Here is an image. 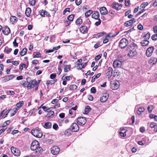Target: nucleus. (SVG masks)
I'll list each match as a JSON object with an SVG mask.
<instances>
[{
    "mask_svg": "<svg viewBox=\"0 0 157 157\" xmlns=\"http://www.w3.org/2000/svg\"><path fill=\"white\" fill-rule=\"evenodd\" d=\"M30 148L32 150L35 151L37 154L41 153L43 151L42 148L39 147V143L37 140H34L32 143Z\"/></svg>",
    "mask_w": 157,
    "mask_h": 157,
    "instance_id": "f257e3e1",
    "label": "nucleus"
},
{
    "mask_svg": "<svg viewBox=\"0 0 157 157\" xmlns=\"http://www.w3.org/2000/svg\"><path fill=\"white\" fill-rule=\"evenodd\" d=\"M31 133L33 136L39 138H41L43 136L42 132L39 129L37 128L32 129Z\"/></svg>",
    "mask_w": 157,
    "mask_h": 157,
    "instance_id": "f03ea898",
    "label": "nucleus"
},
{
    "mask_svg": "<svg viewBox=\"0 0 157 157\" xmlns=\"http://www.w3.org/2000/svg\"><path fill=\"white\" fill-rule=\"evenodd\" d=\"M119 83L117 81L113 80L110 82V87L113 90L117 89L119 87Z\"/></svg>",
    "mask_w": 157,
    "mask_h": 157,
    "instance_id": "7ed1b4c3",
    "label": "nucleus"
},
{
    "mask_svg": "<svg viewBox=\"0 0 157 157\" xmlns=\"http://www.w3.org/2000/svg\"><path fill=\"white\" fill-rule=\"evenodd\" d=\"M150 127L153 130V132L150 131V128L147 129L148 132L149 133H153V132H157V124L155 123L152 122L150 125Z\"/></svg>",
    "mask_w": 157,
    "mask_h": 157,
    "instance_id": "20e7f679",
    "label": "nucleus"
},
{
    "mask_svg": "<svg viewBox=\"0 0 157 157\" xmlns=\"http://www.w3.org/2000/svg\"><path fill=\"white\" fill-rule=\"evenodd\" d=\"M77 122L79 125H82L86 123V120L84 117H80L78 118Z\"/></svg>",
    "mask_w": 157,
    "mask_h": 157,
    "instance_id": "39448f33",
    "label": "nucleus"
},
{
    "mask_svg": "<svg viewBox=\"0 0 157 157\" xmlns=\"http://www.w3.org/2000/svg\"><path fill=\"white\" fill-rule=\"evenodd\" d=\"M11 152L16 156H19L21 154L20 151L19 150L12 147L11 148Z\"/></svg>",
    "mask_w": 157,
    "mask_h": 157,
    "instance_id": "423d86ee",
    "label": "nucleus"
},
{
    "mask_svg": "<svg viewBox=\"0 0 157 157\" xmlns=\"http://www.w3.org/2000/svg\"><path fill=\"white\" fill-rule=\"evenodd\" d=\"M59 151V148L56 146H53L51 148V153L54 155L58 154Z\"/></svg>",
    "mask_w": 157,
    "mask_h": 157,
    "instance_id": "0eeeda50",
    "label": "nucleus"
},
{
    "mask_svg": "<svg viewBox=\"0 0 157 157\" xmlns=\"http://www.w3.org/2000/svg\"><path fill=\"white\" fill-rule=\"evenodd\" d=\"M111 6L113 9L118 10L121 9V8H119V7H122V4L115 2L111 4Z\"/></svg>",
    "mask_w": 157,
    "mask_h": 157,
    "instance_id": "6e6552de",
    "label": "nucleus"
},
{
    "mask_svg": "<svg viewBox=\"0 0 157 157\" xmlns=\"http://www.w3.org/2000/svg\"><path fill=\"white\" fill-rule=\"evenodd\" d=\"M128 44L127 40H121L119 43V46L121 48H124Z\"/></svg>",
    "mask_w": 157,
    "mask_h": 157,
    "instance_id": "1a4fd4ad",
    "label": "nucleus"
},
{
    "mask_svg": "<svg viewBox=\"0 0 157 157\" xmlns=\"http://www.w3.org/2000/svg\"><path fill=\"white\" fill-rule=\"evenodd\" d=\"M109 94L108 93L103 94L102 96L100 98V101L101 102H104L106 101L109 97Z\"/></svg>",
    "mask_w": 157,
    "mask_h": 157,
    "instance_id": "9d476101",
    "label": "nucleus"
},
{
    "mask_svg": "<svg viewBox=\"0 0 157 157\" xmlns=\"http://www.w3.org/2000/svg\"><path fill=\"white\" fill-rule=\"evenodd\" d=\"M113 69L112 67H109L106 71V75L108 76V78H109L113 74Z\"/></svg>",
    "mask_w": 157,
    "mask_h": 157,
    "instance_id": "9b49d317",
    "label": "nucleus"
},
{
    "mask_svg": "<svg viewBox=\"0 0 157 157\" xmlns=\"http://www.w3.org/2000/svg\"><path fill=\"white\" fill-rule=\"evenodd\" d=\"M27 82L28 83L27 87L29 89H30L32 88H33L35 85H36V81L35 79H34L32 81H30L29 82L27 81Z\"/></svg>",
    "mask_w": 157,
    "mask_h": 157,
    "instance_id": "f8f14e48",
    "label": "nucleus"
},
{
    "mask_svg": "<svg viewBox=\"0 0 157 157\" xmlns=\"http://www.w3.org/2000/svg\"><path fill=\"white\" fill-rule=\"evenodd\" d=\"M71 128L72 132H77L79 130V127L76 123H74L71 125Z\"/></svg>",
    "mask_w": 157,
    "mask_h": 157,
    "instance_id": "ddd939ff",
    "label": "nucleus"
},
{
    "mask_svg": "<svg viewBox=\"0 0 157 157\" xmlns=\"http://www.w3.org/2000/svg\"><path fill=\"white\" fill-rule=\"evenodd\" d=\"M153 50L154 48L153 47L148 48L146 51V56L148 57H150L152 55Z\"/></svg>",
    "mask_w": 157,
    "mask_h": 157,
    "instance_id": "4468645a",
    "label": "nucleus"
},
{
    "mask_svg": "<svg viewBox=\"0 0 157 157\" xmlns=\"http://www.w3.org/2000/svg\"><path fill=\"white\" fill-rule=\"evenodd\" d=\"M122 62L119 60H117L114 61L113 66L114 68L120 67H121Z\"/></svg>",
    "mask_w": 157,
    "mask_h": 157,
    "instance_id": "2eb2a0df",
    "label": "nucleus"
},
{
    "mask_svg": "<svg viewBox=\"0 0 157 157\" xmlns=\"http://www.w3.org/2000/svg\"><path fill=\"white\" fill-rule=\"evenodd\" d=\"M3 33L6 35H9L10 32V30L9 28L7 26H5L3 27L2 29Z\"/></svg>",
    "mask_w": 157,
    "mask_h": 157,
    "instance_id": "dca6fc26",
    "label": "nucleus"
},
{
    "mask_svg": "<svg viewBox=\"0 0 157 157\" xmlns=\"http://www.w3.org/2000/svg\"><path fill=\"white\" fill-rule=\"evenodd\" d=\"M118 33H110L107 34L106 36H105V38H104L103 39H107L109 38H111L117 35Z\"/></svg>",
    "mask_w": 157,
    "mask_h": 157,
    "instance_id": "f3484780",
    "label": "nucleus"
},
{
    "mask_svg": "<svg viewBox=\"0 0 157 157\" xmlns=\"http://www.w3.org/2000/svg\"><path fill=\"white\" fill-rule=\"evenodd\" d=\"M18 19L16 17L12 16L10 17V23L13 25L16 24L18 21Z\"/></svg>",
    "mask_w": 157,
    "mask_h": 157,
    "instance_id": "a211bd4d",
    "label": "nucleus"
},
{
    "mask_svg": "<svg viewBox=\"0 0 157 157\" xmlns=\"http://www.w3.org/2000/svg\"><path fill=\"white\" fill-rule=\"evenodd\" d=\"M91 17L92 18L96 20L99 18L100 14L99 12L98 11H93Z\"/></svg>",
    "mask_w": 157,
    "mask_h": 157,
    "instance_id": "6ab92c4d",
    "label": "nucleus"
},
{
    "mask_svg": "<svg viewBox=\"0 0 157 157\" xmlns=\"http://www.w3.org/2000/svg\"><path fill=\"white\" fill-rule=\"evenodd\" d=\"M79 31L82 33L83 34H85L87 33L88 29L86 26H82L80 28Z\"/></svg>",
    "mask_w": 157,
    "mask_h": 157,
    "instance_id": "aec40b11",
    "label": "nucleus"
},
{
    "mask_svg": "<svg viewBox=\"0 0 157 157\" xmlns=\"http://www.w3.org/2000/svg\"><path fill=\"white\" fill-rule=\"evenodd\" d=\"M99 10L101 14L102 15H106L108 13L107 10L105 7H102L100 8Z\"/></svg>",
    "mask_w": 157,
    "mask_h": 157,
    "instance_id": "412c9836",
    "label": "nucleus"
},
{
    "mask_svg": "<svg viewBox=\"0 0 157 157\" xmlns=\"http://www.w3.org/2000/svg\"><path fill=\"white\" fill-rule=\"evenodd\" d=\"M15 77V75H8L4 77L3 80L5 82H6L12 79L13 78H14Z\"/></svg>",
    "mask_w": 157,
    "mask_h": 157,
    "instance_id": "4be33fe9",
    "label": "nucleus"
},
{
    "mask_svg": "<svg viewBox=\"0 0 157 157\" xmlns=\"http://www.w3.org/2000/svg\"><path fill=\"white\" fill-rule=\"evenodd\" d=\"M106 34V33L105 32H102L98 33L97 34H94L93 35V38H98L100 37H101Z\"/></svg>",
    "mask_w": 157,
    "mask_h": 157,
    "instance_id": "5701e85b",
    "label": "nucleus"
},
{
    "mask_svg": "<svg viewBox=\"0 0 157 157\" xmlns=\"http://www.w3.org/2000/svg\"><path fill=\"white\" fill-rule=\"evenodd\" d=\"M40 15L42 17H44L46 15L48 17H50V14L45 10H41Z\"/></svg>",
    "mask_w": 157,
    "mask_h": 157,
    "instance_id": "b1692460",
    "label": "nucleus"
},
{
    "mask_svg": "<svg viewBox=\"0 0 157 157\" xmlns=\"http://www.w3.org/2000/svg\"><path fill=\"white\" fill-rule=\"evenodd\" d=\"M157 61V58H156L152 57L150 58L148 63H149L151 65H153L156 63Z\"/></svg>",
    "mask_w": 157,
    "mask_h": 157,
    "instance_id": "393cba45",
    "label": "nucleus"
},
{
    "mask_svg": "<svg viewBox=\"0 0 157 157\" xmlns=\"http://www.w3.org/2000/svg\"><path fill=\"white\" fill-rule=\"evenodd\" d=\"M137 54V52L135 50H130L128 54V56L130 57H132L135 56Z\"/></svg>",
    "mask_w": 157,
    "mask_h": 157,
    "instance_id": "a878e982",
    "label": "nucleus"
},
{
    "mask_svg": "<svg viewBox=\"0 0 157 157\" xmlns=\"http://www.w3.org/2000/svg\"><path fill=\"white\" fill-rule=\"evenodd\" d=\"M31 12V9L30 8H27L25 10V14L27 17H29L30 16V13Z\"/></svg>",
    "mask_w": 157,
    "mask_h": 157,
    "instance_id": "bb28decb",
    "label": "nucleus"
},
{
    "mask_svg": "<svg viewBox=\"0 0 157 157\" xmlns=\"http://www.w3.org/2000/svg\"><path fill=\"white\" fill-rule=\"evenodd\" d=\"M86 63H82L81 64H79V63H77V66L78 67V69H79L80 70L83 68H84L86 66Z\"/></svg>",
    "mask_w": 157,
    "mask_h": 157,
    "instance_id": "cd10ccee",
    "label": "nucleus"
},
{
    "mask_svg": "<svg viewBox=\"0 0 157 157\" xmlns=\"http://www.w3.org/2000/svg\"><path fill=\"white\" fill-rule=\"evenodd\" d=\"M75 17L74 14H72L68 16L67 17V19L70 22L73 21L74 17Z\"/></svg>",
    "mask_w": 157,
    "mask_h": 157,
    "instance_id": "c85d7f7f",
    "label": "nucleus"
},
{
    "mask_svg": "<svg viewBox=\"0 0 157 157\" xmlns=\"http://www.w3.org/2000/svg\"><path fill=\"white\" fill-rule=\"evenodd\" d=\"M82 22V20L81 18H79L77 19L75 22V24L77 25H81Z\"/></svg>",
    "mask_w": 157,
    "mask_h": 157,
    "instance_id": "c756f323",
    "label": "nucleus"
},
{
    "mask_svg": "<svg viewBox=\"0 0 157 157\" xmlns=\"http://www.w3.org/2000/svg\"><path fill=\"white\" fill-rule=\"evenodd\" d=\"M52 126V124L51 123L48 122L46 123L44 127L45 128H51Z\"/></svg>",
    "mask_w": 157,
    "mask_h": 157,
    "instance_id": "7c9ffc66",
    "label": "nucleus"
},
{
    "mask_svg": "<svg viewBox=\"0 0 157 157\" xmlns=\"http://www.w3.org/2000/svg\"><path fill=\"white\" fill-rule=\"evenodd\" d=\"M149 42L147 40H143L140 43L143 46H146L148 45Z\"/></svg>",
    "mask_w": 157,
    "mask_h": 157,
    "instance_id": "2f4dec72",
    "label": "nucleus"
},
{
    "mask_svg": "<svg viewBox=\"0 0 157 157\" xmlns=\"http://www.w3.org/2000/svg\"><path fill=\"white\" fill-rule=\"evenodd\" d=\"M93 11L92 10H90L86 12L85 14V16L86 17H89L91 14H92Z\"/></svg>",
    "mask_w": 157,
    "mask_h": 157,
    "instance_id": "473e14b6",
    "label": "nucleus"
},
{
    "mask_svg": "<svg viewBox=\"0 0 157 157\" xmlns=\"http://www.w3.org/2000/svg\"><path fill=\"white\" fill-rule=\"evenodd\" d=\"M24 104V101H20L17 103L16 105V106L18 109L21 107Z\"/></svg>",
    "mask_w": 157,
    "mask_h": 157,
    "instance_id": "72a5a7b5",
    "label": "nucleus"
},
{
    "mask_svg": "<svg viewBox=\"0 0 157 157\" xmlns=\"http://www.w3.org/2000/svg\"><path fill=\"white\" fill-rule=\"evenodd\" d=\"M101 75V73H99L97 74V75L93 76L92 78L91 82H93L95 81V79L98 78Z\"/></svg>",
    "mask_w": 157,
    "mask_h": 157,
    "instance_id": "f704fd0d",
    "label": "nucleus"
},
{
    "mask_svg": "<svg viewBox=\"0 0 157 157\" xmlns=\"http://www.w3.org/2000/svg\"><path fill=\"white\" fill-rule=\"evenodd\" d=\"M27 50L26 48H24L20 52V54L21 56L25 55L27 52Z\"/></svg>",
    "mask_w": 157,
    "mask_h": 157,
    "instance_id": "c9c22d12",
    "label": "nucleus"
},
{
    "mask_svg": "<svg viewBox=\"0 0 157 157\" xmlns=\"http://www.w3.org/2000/svg\"><path fill=\"white\" fill-rule=\"evenodd\" d=\"M91 108L89 106H86L85 109V114H87L90 111Z\"/></svg>",
    "mask_w": 157,
    "mask_h": 157,
    "instance_id": "e433bc0d",
    "label": "nucleus"
},
{
    "mask_svg": "<svg viewBox=\"0 0 157 157\" xmlns=\"http://www.w3.org/2000/svg\"><path fill=\"white\" fill-rule=\"evenodd\" d=\"M102 44L103 43L102 42H98L94 45V47L95 49H97L99 47L102 45Z\"/></svg>",
    "mask_w": 157,
    "mask_h": 157,
    "instance_id": "4c0bfd02",
    "label": "nucleus"
},
{
    "mask_svg": "<svg viewBox=\"0 0 157 157\" xmlns=\"http://www.w3.org/2000/svg\"><path fill=\"white\" fill-rule=\"evenodd\" d=\"M72 132L71 129L69 128L65 131V134L66 135L69 136L71 134Z\"/></svg>",
    "mask_w": 157,
    "mask_h": 157,
    "instance_id": "58836bf2",
    "label": "nucleus"
},
{
    "mask_svg": "<svg viewBox=\"0 0 157 157\" xmlns=\"http://www.w3.org/2000/svg\"><path fill=\"white\" fill-rule=\"evenodd\" d=\"M144 39H149L150 37V34L149 32L147 33L144 36Z\"/></svg>",
    "mask_w": 157,
    "mask_h": 157,
    "instance_id": "ea45409f",
    "label": "nucleus"
},
{
    "mask_svg": "<svg viewBox=\"0 0 157 157\" xmlns=\"http://www.w3.org/2000/svg\"><path fill=\"white\" fill-rule=\"evenodd\" d=\"M77 88V86L75 85H71L70 86V89L71 90L76 89Z\"/></svg>",
    "mask_w": 157,
    "mask_h": 157,
    "instance_id": "a19ab883",
    "label": "nucleus"
},
{
    "mask_svg": "<svg viewBox=\"0 0 157 157\" xmlns=\"http://www.w3.org/2000/svg\"><path fill=\"white\" fill-rule=\"evenodd\" d=\"M57 81L56 79H54L53 80H51L50 81H48L47 82V84H52L55 83Z\"/></svg>",
    "mask_w": 157,
    "mask_h": 157,
    "instance_id": "79ce46f5",
    "label": "nucleus"
},
{
    "mask_svg": "<svg viewBox=\"0 0 157 157\" xmlns=\"http://www.w3.org/2000/svg\"><path fill=\"white\" fill-rule=\"evenodd\" d=\"M63 24L65 26H67L71 24V22L68 20H66L64 21Z\"/></svg>",
    "mask_w": 157,
    "mask_h": 157,
    "instance_id": "37998d69",
    "label": "nucleus"
},
{
    "mask_svg": "<svg viewBox=\"0 0 157 157\" xmlns=\"http://www.w3.org/2000/svg\"><path fill=\"white\" fill-rule=\"evenodd\" d=\"M132 23L130 21H127L124 23V25L126 27L132 25Z\"/></svg>",
    "mask_w": 157,
    "mask_h": 157,
    "instance_id": "c03bdc74",
    "label": "nucleus"
},
{
    "mask_svg": "<svg viewBox=\"0 0 157 157\" xmlns=\"http://www.w3.org/2000/svg\"><path fill=\"white\" fill-rule=\"evenodd\" d=\"M36 0H30L29 1V3L30 5L32 6H34L36 5Z\"/></svg>",
    "mask_w": 157,
    "mask_h": 157,
    "instance_id": "a18cd8bd",
    "label": "nucleus"
},
{
    "mask_svg": "<svg viewBox=\"0 0 157 157\" xmlns=\"http://www.w3.org/2000/svg\"><path fill=\"white\" fill-rule=\"evenodd\" d=\"M148 139V138L147 137H145L142 140H141L142 142L144 143L145 145H148V143L147 142V140Z\"/></svg>",
    "mask_w": 157,
    "mask_h": 157,
    "instance_id": "49530a36",
    "label": "nucleus"
},
{
    "mask_svg": "<svg viewBox=\"0 0 157 157\" xmlns=\"http://www.w3.org/2000/svg\"><path fill=\"white\" fill-rule=\"evenodd\" d=\"M109 15L112 16H114L115 14V12L112 10H110L109 12Z\"/></svg>",
    "mask_w": 157,
    "mask_h": 157,
    "instance_id": "de8ad7c7",
    "label": "nucleus"
},
{
    "mask_svg": "<svg viewBox=\"0 0 157 157\" xmlns=\"http://www.w3.org/2000/svg\"><path fill=\"white\" fill-rule=\"evenodd\" d=\"M12 50V49L11 48H6L4 50V52H5L7 54H9L10 52Z\"/></svg>",
    "mask_w": 157,
    "mask_h": 157,
    "instance_id": "09e8293b",
    "label": "nucleus"
},
{
    "mask_svg": "<svg viewBox=\"0 0 157 157\" xmlns=\"http://www.w3.org/2000/svg\"><path fill=\"white\" fill-rule=\"evenodd\" d=\"M122 131L120 132L119 134L121 136L124 137L126 136L125 131L124 130H122Z\"/></svg>",
    "mask_w": 157,
    "mask_h": 157,
    "instance_id": "8fccbe9b",
    "label": "nucleus"
},
{
    "mask_svg": "<svg viewBox=\"0 0 157 157\" xmlns=\"http://www.w3.org/2000/svg\"><path fill=\"white\" fill-rule=\"evenodd\" d=\"M148 3L147 2L143 3L140 5V7L143 8L144 9L145 7L147 6Z\"/></svg>",
    "mask_w": 157,
    "mask_h": 157,
    "instance_id": "3c124183",
    "label": "nucleus"
},
{
    "mask_svg": "<svg viewBox=\"0 0 157 157\" xmlns=\"http://www.w3.org/2000/svg\"><path fill=\"white\" fill-rule=\"evenodd\" d=\"M10 123V120L4 122L3 123L2 127H4L6 126L7 125L9 124Z\"/></svg>",
    "mask_w": 157,
    "mask_h": 157,
    "instance_id": "603ef678",
    "label": "nucleus"
},
{
    "mask_svg": "<svg viewBox=\"0 0 157 157\" xmlns=\"http://www.w3.org/2000/svg\"><path fill=\"white\" fill-rule=\"evenodd\" d=\"M97 20H98V21H96L95 23V25L96 26H98L100 25L101 23V20L100 18L98 19Z\"/></svg>",
    "mask_w": 157,
    "mask_h": 157,
    "instance_id": "864d4df0",
    "label": "nucleus"
},
{
    "mask_svg": "<svg viewBox=\"0 0 157 157\" xmlns=\"http://www.w3.org/2000/svg\"><path fill=\"white\" fill-rule=\"evenodd\" d=\"M54 114V112L53 111L49 112L46 115L47 117H50Z\"/></svg>",
    "mask_w": 157,
    "mask_h": 157,
    "instance_id": "5fc2aeb1",
    "label": "nucleus"
},
{
    "mask_svg": "<svg viewBox=\"0 0 157 157\" xmlns=\"http://www.w3.org/2000/svg\"><path fill=\"white\" fill-rule=\"evenodd\" d=\"M70 12V8H65L63 11V15H65V13L67 12Z\"/></svg>",
    "mask_w": 157,
    "mask_h": 157,
    "instance_id": "6e6d98bb",
    "label": "nucleus"
},
{
    "mask_svg": "<svg viewBox=\"0 0 157 157\" xmlns=\"http://www.w3.org/2000/svg\"><path fill=\"white\" fill-rule=\"evenodd\" d=\"M153 106L151 105L149 106L148 107L147 110L149 113H151L152 112V110L153 109Z\"/></svg>",
    "mask_w": 157,
    "mask_h": 157,
    "instance_id": "4d7b16f0",
    "label": "nucleus"
},
{
    "mask_svg": "<svg viewBox=\"0 0 157 157\" xmlns=\"http://www.w3.org/2000/svg\"><path fill=\"white\" fill-rule=\"evenodd\" d=\"M144 111V109L143 107H140L138 108V111L140 113H143Z\"/></svg>",
    "mask_w": 157,
    "mask_h": 157,
    "instance_id": "13d9d810",
    "label": "nucleus"
},
{
    "mask_svg": "<svg viewBox=\"0 0 157 157\" xmlns=\"http://www.w3.org/2000/svg\"><path fill=\"white\" fill-rule=\"evenodd\" d=\"M82 0H75V2L77 6L79 5L82 3Z\"/></svg>",
    "mask_w": 157,
    "mask_h": 157,
    "instance_id": "bf43d9fd",
    "label": "nucleus"
},
{
    "mask_svg": "<svg viewBox=\"0 0 157 157\" xmlns=\"http://www.w3.org/2000/svg\"><path fill=\"white\" fill-rule=\"evenodd\" d=\"M70 69V67L67 66L64 67V71L65 72H67L69 71Z\"/></svg>",
    "mask_w": 157,
    "mask_h": 157,
    "instance_id": "052dcab7",
    "label": "nucleus"
},
{
    "mask_svg": "<svg viewBox=\"0 0 157 157\" xmlns=\"http://www.w3.org/2000/svg\"><path fill=\"white\" fill-rule=\"evenodd\" d=\"M145 128L144 127H143V126L141 127L140 128V131L141 132L143 133V132H144L145 131Z\"/></svg>",
    "mask_w": 157,
    "mask_h": 157,
    "instance_id": "680f3d73",
    "label": "nucleus"
},
{
    "mask_svg": "<svg viewBox=\"0 0 157 157\" xmlns=\"http://www.w3.org/2000/svg\"><path fill=\"white\" fill-rule=\"evenodd\" d=\"M40 55H41V54H40V53L39 52H37L36 53V55H34L33 56V57L34 58L39 57H40Z\"/></svg>",
    "mask_w": 157,
    "mask_h": 157,
    "instance_id": "e2e57ef3",
    "label": "nucleus"
},
{
    "mask_svg": "<svg viewBox=\"0 0 157 157\" xmlns=\"http://www.w3.org/2000/svg\"><path fill=\"white\" fill-rule=\"evenodd\" d=\"M130 1L129 0H125V5L126 6H129Z\"/></svg>",
    "mask_w": 157,
    "mask_h": 157,
    "instance_id": "0e129e2a",
    "label": "nucleus"
},
{
    "mask_svg": "<svg viewBox=\"0 0 157 157\" xmlns=\"http://www.w3.org/2000/svg\"><path fill=\"white\" fill-rule=\"evenodd\" d=\"M12 63L13 65L16 66L18 65L19 64V62L17 61H12Z\"/></svg>",
    "mask_w": 157,
    "mask_h": 157,
    "instance_id": "69168bd1",
    "label": "nucleus"
},
{
    "mask_svg": "<svg viewBox=\"0 0 157 157\" xmlns=\"http://www.w3.org/2000/svg\"><path fill=\"white\" fill-rule=\"evenodd\" d=\"M56 76V74H52L50 75V77L51 79H53L55 78Z\"/></svg>",
    "mask_w": 157,
    "mask_h": 157,
    "instance_id": "338daca9",
    "label": "nucleus"
},
{
    "mask_svg": "<svg viewBox=\"0 0 157 157\" xmlns=\"http://www.w3.org/2000/svg\"><path fill=\"white\" fill-rule=\"evenodd\" d=\"M152 39H157V33L153 35L151 37Z\"/></svg>",
    "mask_w": 157,
    "mask_h": 157,
    "instance_id": "774afa93",
    "label": "nucleus"
}]
</instances>
